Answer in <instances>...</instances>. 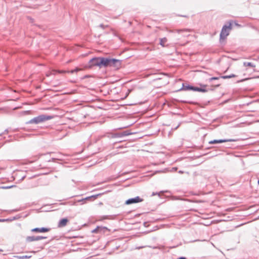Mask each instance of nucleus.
I'll list each match as a JSON object with an SVG mask.
<instances>
[{"mask_svg":"<svg viewBox=\"0 0 259 259\" xmlns=\"http://www.w3.org/2000/svg\"><path fill=\"white\" fill-rule=\"evenodd\" d=\"M101 67H113L116 68H119L121 64V61L120 60L101 57Z\"/></svg>","mask_w":259,"mask_h":259,"instance_id":"f257e3e1","label":"nucleus"},{"mask_svg":"<svg viewBox=\"0 0 259 259\" xmlns=\"http://www.w3.org/2000/svg\"><path fill=\"white\" fill-rule=\"evenodd\" d=\"M53 116L41 114L35 117L26 122L27 124H38L53 118Z\"/></svg>","mask_w":259,"mask_h":259,"instance_id":"f03ea898","label":"nucleus"},{"mask_svg":"<svg viewBox=\"0 0 259 259\" xmlns=\"http://www.w3.org/2000/svg\"><path fill=\"white\" fill-rule=\"evenodd\" d=\"M231 29L232 24L231 23H229L228 25H224L220 33V40L226 39V37L229 34L230 30Z\"/></svg>","mask_w":259,"mask_h":259,"instance_id":"7ed1b4c3","label":"nucleus"},{"mask_svg":"<svg viewBox=\"0 0 259 259\" xmlns=\"http://www.w3.org/2000/svg\"><path fill=\"white\" fill-rule=\"evenodd\" d=\"M101 57H95L90 60L87 65L89 68H92L93 66H99L101 68Z\"/></svg>","mask_w":259,"mask_h":259,"instance_id":"20e7f679","label":"nucleus"},{"mask_svg":"<svg viewBox=\"0 0 259 259\" xmlns=\"http://www.w3.org/2000/svg\"><path fill=\"white\" fill-rule=\"evenodd\" d=\"M143 201V199L141 198L139 196H137L135 198H132L127 199L125 204L126 205H130L132 204L137 203L141 202Z\"/></svg>","mask_w":259,"mask_h":259,"instance_id":"39448f33","label":"nucleus"},{"mask_svg":"<svg viewBox=\"0 0 259 259\" xmlns=\"http://www.w3.org/2000/svg\"><path fill=\"white\" fill-rule=\"evenodd\" d=\"M46 238H47L46 237L40 236H27L26 238V241L28 242H32V241H38V240L46 239Z\"/></svg>","mask_w":259,"mask_h":259,"instance_id":"423d86ee","label":"nucleus"},{"mask_svg":"<svg viewBox=\"0 0 259 259\" xmlns=\"http://www.w3.org/2000/svg\"><path fill=\"white\" fill-rule=\"evenodd\" d=\"M234 141V140L232 139H220V140H213L210 141L208 142L209 144H220L227 142H232Z\"/></svg>","mask_w":259,"mask_h":259,"instance_id":"0eeeda50","label":"nucleus"},{"mask_svg":"<svg viewBox=\"0 0 259 259\" xmlns=\"http://www.w3.org/2000/svg\"><path fill=\"white\" fill-rule=\"evenodd\" d=\"M50 230V228L42 227V228H35L32 229L31 231L36 233H45L48 232Z\"/></svg>","mask_w":259,"mask_h":259,"instance_id":"6e6552de","label":"nucleus"},{"mask_svg":"<svg viewBox=\"0 0 259 259\" xmlns=\"http://www.w3.org/2000/svg\"><path fill=\"white\" fill-rule=\"evenodd\" d=\"M195 89V87L189 85V84H185V83H183L182 88L179 91H194V89Z\"/></svg>","mask_w":259,"mask_h":259,"instance_id":"1a4fd4ad","label":"nucleus"},{"mask_svg":"<svg viewBox=\"0 0 259 259\" xmlns=\"http://www.w3.org/2000/svg\"><path fill=\"white\" fill-rule=\"evenodd\" d=\"M190 31V29H176L175 30H172L171 32H176L178 33H183V36H187L189 34H187V33L189 32Z\"/></svg>","mask_w":259,"mask_h":259,"instance_id":"9d476101","label":"nucleus"},{"mask_svg":"<svg viewBox=\"0 0 259 259\" xmlns=\"http://www.w3.org/2000/svg\"><path fill=\"white\" fill-rule=\"evenodd\" d=\"M68 222V220L67 218H63L61 219L58 224V226L59 228H62L65 227L67 223Z\"/></svg>","mask_w":259,"mask_h":259,"instance_id":"9b49d317","label":"nucleus"},{"mask_svg":"<svg viewBox=\"0 0 259 259\" xmlns=\"http://www.w3.org/2000/svg\"><path fill=\"white\" fill-rule=\"evenodd\" d=\"M107 229L106 227H97L95 229L92 231V232L94 233H97L99 232H101L102 231L104 232V230Z\"/></svg>","mask_w":259,"mask_h":259,"instance_id":"f8f14e48","label":"nucleus"},{"mask_svg":"<svg viewBox=\"0 0 259 259\" xmlns=\"http://www.w3.org/2000/svg\"><path fill=\"white\" fill-rule=\"evenodd\" d=\"M100 195V194L94 195H92L91 196H89V197H87L86 198H83L84 199V202H85L86 200H91L92 199L95 200Z\"/></svg>","mask_w":259,"mask_h":259,"instance_id":"ddd939ff","label":"nucleus"},{"mask_svg":"<svg viewBox=\"0 0 259 259\" xmlns=\"http://www.w3.org/2000/svg\"><path fill=\"white\" fill-rule=\"evenodd\" d=\"M194 91L204 93V92H206L207 91V90L203 88H199V87H195Z\"/></svg>","mask_w":259,"mask_h":259,"instance_id":"4468645a","label":"nucleus"},{"mask_svg":"<svg viewBox=\"0 0 259 259\" xmlns=\"http://www.w3.org/2000/svg\"><path fill=\"white\" fill-rule=\"evenodd\" d=\"M166 41H167V38L166 37H163V38H160L159 44L161 46H162V47H164L165 44L166 42Z\"/></svg>","mask_w":259,"mask_h":259,"instance_id":"2eb2a0df","label":"nucleus"},{"mask_svg":"<svg viewBox=\"0 0 259 259\" xmlns=\"http://www.w3.org/2000/svg\"><path fill=\"white\" fill-rule=\"evenodd\" d=\"M58 156H57V157H56V158H52L50 160H49L48 161L50 162V161H53V162H55L56 160H61V158L60 157V156H61V153H59L58 154Z\"/></svg>","mask_w":259,"mask_h":259,"instance_id":"dca6fc26","label":"nucleus"},{"mask_svg":"<svg viewBox=\"0 0 259 259\" xmlns=\"http://www.w3.org/2000/svg\"><path fill=\"white\" fill-rule=\"evenodd\" d=\"M235 76H236V75L235 74H232L229 75L221 76L220 77L222 78H223V79H228V78H232V77H234Z\"/></svg>","mask_w":259,"mask_h":259,"instance_id":"f3484780","label":"nucleus"},{"mask_svg":"<svg viewBox=\"0 0 259 259\" xmlns=\"http://www.w3.org/2000/svg\"><path fill=\"white\" fill-rule=\"evenodd\" d=\"M111 137L113 138H120V137H122L121 133H115V134H112Z\"/></svg>","mask_w":259,"mask_h":259,"instance_id":"a211bd4d","label":"nucleus"},{"mask_svg":"<svg viewBox=\"0 0 259 259\" xmlns=\"http://www.w3.org/2000/svg\"><path fill=\"white\" fill-rule=\"evenodd\" d=\"M64 204H68V205H76V201H70L65 202Z\"/></svg>","mask_w":259,"mask_h":259,"instance_id":"6ab92c4d","label":"nucleus"},{"mask_svg":"<svg viewBox=\"0 0 259 259\" xmlns=\"http://www.w3.org/2000/svg\"><path fill=\"white\" fill-rule=\"evenodd\" d=\"M244 65L245 66H249L251 67H254L255 65L251 62H244Z\"/></svg>","mask_w":259,"mask_h":259,"instance_id":"aec40b11","label":"nucleus"},{"mask_svg":"<svg viewBox=\"0 0 259 259\" xmlns=\"http://www.w3.org/2000/svg\"><path fill=\"white\" fill-rule=\"evenodd\" d=\"M131 133H130L128 131H124L123 132H121L122 137H124V136H128V135H131Z\"/></svg>","mask_w":259,"mask_h":259,"instance_id":"412c9836","label":"nucleus"},{"mask_svg":"<svg viewBox=\"0 0 259 259\" xmlns=\"http://www.w3.org/2000/svg\"><path fill=\"white\" fill-rule=\"evenodd\" d=\"M220 77H211L209 79V82H211L212 81V80H218L219 79Z\"/></svg>","mask_w":259,"mask_h":259,"instance_id":"4be33fe9","label":"nucleus"},{"mask_svg":"<svg viewBox=\"0 0 259 259\" xmlns=\"http://www.w3.org/2000/svg\"><path fill=\"white\" fill-rule=\"evenodd\" d=\"M75 201H76V203L77 202H82V203H81L82 204H84L85 203L84 199L83 198L80 199V200H75Z\"/></svg>","mask_w":259,"mask_h":259,"instance_id":"5701e85b","label":"nucleus"},{"mask_svg":"<svg viewBox=\"0 0 259 259\" xmlns=\"http://www.w3.org/2000/svg\"><path fill=\"white\" fill-rule=\"evenodd\" d=\"M99 27L102 28V29H104L106 27H107L108 26L107 25H104V24H101L100 25H99Z\"/></svg>","mask_w":259,"mask_h":259,"instance_id":"b1692460","label":"nucleus"},{"mask_svg":"<svg viewBox=\"0 0 259 259\" xmlns=\"http://www.w3.org/2000/svg\"><path fill=\"white\" fill-rule=\"evenodd\" d=\"M81 69L78 67H76L74 69V71L75 72H77L80 70H81Z\"/></svg>","mask_w":259,"mask_h":259,"instance_id":"393cba45","label":"nucleus"},{"mask_svg":"<svg viewBox=\"0 0 259 259\" xmlns=\"http://www.w3.org/2000/svg\"><path fill=\"white\" fill-rule=\"evenodd\" d=\"M29 257V256H28L27 255H23V256L19 257V258H21V259L27 258Z\"/></svg>","mask_w":259,"mask_h":259,"instance_id":"a878e982","label":"nucleus"},{"mask_svg":"<svg viewBox=\"0 0 259 259\" xmlns=\"http://www.w3.org/2000/svg\"><path fill=\"white\" fill-rule=\"evenodd\" d=\"M177 259H187V258L184 256H181V257H179V258H178Z\"/></svg>","mask_w":259,"mask_h":259,"instance_id":"bb28decb","label":"nucleus"},{"mask_svg":"<svg viewBox=\"0 0 259 259\" xmlns=\"http://www.w3.org/2000/svg\"><path fill=\"white\" fill-rule=\"evenodd\" d=\"M90 77V75H85L83 77V78H89Z\"/></svg>","mask_w":259,"mask_h":259,"instance_id":"cd10ccee","label":"nucleus"},{"mask_svg":"<svg viewBox=\"0 0 259 259\" xmlns=\"http://www.w3.org/2000/svg\"><path fill=\"white\" fill-rule=\"evenodd\" d=\"M69 72H70V73H75V72L74 71V69H72V70H70V71H69Z\"/></svg>","mask_w":259,"mask_h":259,"instance_id":"c85d7f7f","label":"nucleus"},{"mask_svg":"<svg viewBox=\"0 0 259 259\" xmlns=\"http://www.w3.org/2000/svg\"><path fill=\"white\" fill-rule=\"evenodd\" d=\"M56 72V71L53 70L51 74H53L55 75Z\"/></svg>","mask_w":259,"mask_h":259,"instance_id":"c756f323","label":"nucleus"},{"mask_svg":"<svg viewBox=\"0 0 259 259\" xmlns=\"http://www.w3.org/2000/svg\"><path fill=\"white\" fill-rule=\"evenodd\" d=\"M13 187V186H11L6 187H3V188H7H7H12V187Z\"/></svg>","mask_w":259,"mask_h":259,"instance_id":"7c9ffc66","label":"nucleus"},{"mask_svg":"<svg viewBox=\"0 0 259 259\" xmlns=\"http://www.w3.org/2000/svg\"><path fill=\"white\" fill-rule=\"evenodd\" d=\"M6 221V220L5 219H0V222H4Z\"/></svg>","mask_w":259,"mask_h":259,"instance_id":"2f4dec72","label":"nucleus"},{"mask_svg":"<svg viewBox=\"0 0 259 259\" xmlns=\"http://www.w3.org/2000/svg\"><path fill=\"white\" fill-rule=\"evenodd\" d=\"M179 173H180V174H183V173H184V171H182V170H179Z\"/></svg>","mask_w":259,"mask_h":259,"instance_id":"473e14b6","label":"nucleus"},{"mask_svg":"<svg viewBox=\"0 0 259 259\" xmlns=\"http://www.w3.org/2000/svg\"><path fill=\"white\" fill-rule=\"evenodd\" d=\"M28 112H29L28 111H25L24 112V113L25 114H26V113H28Z\"/></svg>","mask_w":259,"mask_h":259,"instance_id":"72a5a7b5","label":"nucleus"},{"mask_svg":"<svg viewBox=\"0 0 259 259\" xmlns=\"http://www.w3.org/2000/svg\"><path fill=\"white\" fill-rule=\"evenodd\" d=\"M173 169H174V170H176L177 169V167L173 168Z\"/></svg>","mask_w":259,"mask_h":259,"instance_id":"f704fd0d","label":"nucleus"},{"mask_svg":"<svg viewBox=\"0 0 259 259\" xmlns=\"http://www.w3.org/2000/svg\"><path fill=\"white\" fill-rule=\"evenodd\" d=\"M235 25H237V26H240V25L238 24L237 23H235Z\"/></svg>","mask_w":259,"mask_h":259,"instance_id":"c9c22d12","label":"nucleus"},{"mask_svg":"<svg viewBox=\"0 0 259 259\" xmlns=\"http://www.w3.org/2000/svg\"><path fill=\"white\" fill-rule=\"evenodd\" d=\"M107 218H108V216H105V217H104V218H105V219H107Z\"/></svg>","mask_w":259,"mask_h":259,"instance_id":"e433bc0d","label":"nucleus"},{"mask_svg":"<svg viewBox=\"0 0 259 259\" xmlns=\"http://www.w3.org/2000/svg\"><path fill=\"white\" fill-rule=\"evenodd\" d=\"M219 85H220V84H218L216 85V87H219Z\"/></svg>","mask_w":259,"mask_h":259,"instance_id":"4c0bfd02","label":"nucleus"},{"mask_svg":"<svg viewBox=\"0 0 259 259\" xmlns=\"http://www.w3.org/2000/svg\"><path fill=\"white\" fill-rule=\"evenodd\" d=\"M50 75V74H47V76H49Z\"/></svg>","mask_w":259,"mask_h":259,"instance_id":"58836bf2","label":"nucleus"},{"mask_svg":"<svg viewBox=\"0 0 259 259\" xmlns=\"http://www.w3.org/2000/svg\"><path fill=\"white\" fill-rule=\"evenodd\" d=\"M258 184L259 185V179H258Z\"/></svg>","mask_w":259,"mask_h":259,"instance_id":"ea45409f","label":"nucleus"}]
</instances>
